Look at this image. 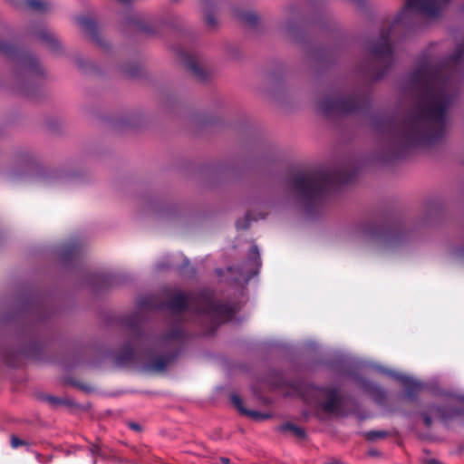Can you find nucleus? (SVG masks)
I'll return each mask as SVG.
<instances>
[{"label": "nucleus", "mask_w": 464, "mask_h": 464, "mask_svg": "<svg viewBox=\"0 0 464 464\" xmlns=\"http://www.w3.org/2000/svg\"><path fill=\"white\" fill-rule=\"evenodd\" d=\"M464 74V48L458 46L443 63L421 61L411 76L416 92L413 108L401 122L389 123V135L395 143L412 147L432 145L445 135L447 116Z\"/></svg>", "instance_id": "nucleus-1"}, {"label": "nucleus", "mask_w": 464, "mask_h": 464, "mask_svg": "<svg viewBox=\"0 0 464 464\" xmlns=\"http://www.w3.org/2000/svg\"><path fill=\"white\" fill-rule=\"evenodd\" d=\"M129 338L116 355L119 366L140 365L146 372H164L185 348L188 334L180 326H174L162 335L145 332L137 319L127 322Z\"/></svg>", "instance_id": "nucleus-2"}, {"label": "nucleus", "mask_w": 464, "mask_h": 464, "mask_svg": "<svg viewBox=\"0 0 464 464\" xmlns=\"http://www.w3.org/2000/svg\"><path fill=\"white\" fill-rule=\"evenodd\" d=\"M139 310L153 311L169 309L177 316L187 309L191 310L197 319L206 328L208 334H212L222 323L236 321L239 311L238 304H222L211 291L205 290L196 295H186L178 292L169 302L160 301L155 295L140 296L137 301Z\"/></svg>", "instance_id": "nucleus-3"}, {"label": "nucleus", "mask_w": 464, "mask_h": 464, "mask_svg": "<svg viewBox=\"0 0 464 464\" xmlns=\"http://www.w3.org/2000/svg\"><path fill=\"white\" fill-rule=\"evenodd\" d=\"M344 180L336 171L298 170L287 178V185L308 208L322 204Z\"/></svg>", "instance_id": "nucleus-4"}, {"label": "nucleus", "mask_w": 464, "mask_h": 464, "mask_svg": "<svg viewBox=\"0 0 464 464\" xmlns=\"http://www.w3.org/2000/svg\"><path fill=\"white\" fill-rule=\"evenodd\" d=\"M298 393L304 402L316 412L334 414L341 410L343 398L336 388L304 383L298 388Z\"/></svg>", "instance_id": "nucleus-5"}, {"label": "nucleus", "mask_w": 464, "mask_h": 464, "mask_svg": "<svg viewBox=\"0 0 464 464\" xmlns=\"http://www.w3.org/2000/svg\"><path fill=\"white\" fill-rule=\"evenodd\" d=\"M391 31L382 32L379 39L369 46L371 63L367 66V73L372 79L382 78L394 61L392 47L390 42Z\"/></svg>", "instance_id": "nucleus-6"}, {"label": "nucleus", "mask_w": 464, "mask_h": 464, "mask_svg": "<svg viewBox=\"0 0 464 464\" xmlns=\"http://www.w3.org/2000/svg\"><path fill=\"white\" fill-rule=\"evenodd\" d=\"M366 105L364 96L358 93L347 96L331 94L320 102L319 109L326 116L348 115L362 111Z\"/></svg>", "instance_id": "nucleus-7"}, {"label": "nucleus", "mask_w": 464, "mask_h": 464, "mask_svg": "<svg viewBox=\"0 0 464 464\" xmlns=\"http://www.w3.org/2000/svg\"><path fill=\"white\" fill-rule=\"evenodd\" d=\"M450 2V0H407L404 8L396 16L392 28L406 24L412 14L435 18Z\"/></svg>", "instance_id": "nucleus-8"}, {"label": "nucleus", "mask_w": 464, "mask_h": 464, "mask_svg": "<svg viewBox=\"0 0 464 464\" xmlns=\"http://www.w3.org/2000/svg\"><path fill=\"white\" fill-rule=\"evenodd\" d=\"M442 406H432L429 412H423L424 422L427 426L431 424V416L447 420L458 416H464V394L459 392L443 393L439 397Z\"/></svg>", "instance_id": "nucleus-9"}, {"label": "nucleus", "mask_w": 464, "mask_h": 464, "mask_svg": "<svg viewBox=\"0 0 464 464\" xmlns=\"http://www.w3.org/2000/svg\"><path fill=\"white\" fill-rule=\"evenodd\" d=\"M361 368L368 372L375 371L401 382L405 389L406 397L410 401H413L422 391L431 389V384L429 382H420L411 376L405 375L376 363H362Z\"/></svg>", "instance_id": "nucleus-10"}, {"label": "nucleus", "mask_w": 464, "mask_h": 464, "mask_svg": "<svg viewBox=\"0 0 464 464\" xmlns=\"http://www.w3.org/2000/svg\"><path fill=\"white\" fill-rule=\"evenodd\" d=\"M261 267V258L259 249L253 245L247 254V259L238 267H229L228 271L234 276L237 283L247 284L248 281L256 276Z\"/></svg>", "instance_id": "nucleus-11"}, {"label": "nucleus", "mask_w": 464, "mask_h": 464, "mask_svg": "<svg viewBox=\"0 0 464 464\" xmlns=\"http://www.w3.org/2000/svg\"><path fill=\"white\" fill-rule=\"evenodd\" d=\"M352 362L345 361L340 371L341 374L351 377V379L367 394H369L376 402L382 403L385 399V392L377 384L362 378L359 374L352 371Z\"/></svg>", "instance_id": "nucleus-12"}, {"label": "nucleus", "mask_w": 464, "mask_h": 464, "mask_svg": "<svg viewBox=\"0 0 464 464\" xmlns=\"http://www.w3.org/2000/svg\"><path fill=\"white\" fill-rule=\"evenodd\" d=\"M0 53L8 57L17 55L24 72L30 76H34V75L42 73V69L39 66L37 60L34 57H33L31 55L24 54V53H19V52L15 46H14L1 39H0Z\"/></svg>", "instance_id": "nucleus-13"}, {"label": "nucleus", "mask_w": 464, "mask_h": 464, "mask_svg": "<svg viewBox=\"0 0 464 464\" xmlns=\"http://www.w3.org/2000/svg\"><path fill=\"white\" fill-rule=\"evenodd\" d=\"M180 58L185 67L191 72L195 77L202 81L207 79L208 73L199 64L198 56L182 51L180 53Z\"/></svg>", "instance_id": "nucleus-14"}, {"label": "nucleus", "mask_w": 464, "mask_h": 464, "mask_svg": "<svg viewBox=\"0 0 464 464\" xmlns=\"http://www.w3.org/2000/svg\"><path fill=\"white\" fill-rule=\"evenodd\" d=\"M360 232L370 238H384L391 240L393 237L392 232L388 229L380 227L375 222H366L359 227Z\"/></svg>", "instance_id": "nucleus-15"}, {"label": "nucleus", "mask_w": 464, "mask_h": 464, "mask_svg": "<svg viewBox=\"0 0 464 464\" xmlns=\"http://www.w3.org/2000/svg\"><path fill=\"white\" fill-rule=\"evenodd\" d=\"M231 402L233 403V405L244 415H247V416H250L252 417L253 419L255 420H259V419H263L265 418V416L261 413H259L258 411H247L244 408L243 406V401L242 400L240 399L239 396H237V394H233L231 396Z\"/></svg>", "instance_id": "nucleus-16"}, {"label": "nucleus", "mask_w": 464, "mask_h": 464, "mask_svg": "<svg viewBox=\"0 0 464 464\" xmlns=\"http://www.w3.org/2000/svg\"><path fill=\"white\" fill-rule=\"evenodd\" d=\"M39 37L45 41L49 47L53 51H57L60 47V43L54 34L48 31H42L39 34Z\"/></svg>", "instance_id": "nucleus-17"}, {"label": "nucleus", "mask_w": 464, "mask_h": 464, "mask_svg": "<svg viewBox=\"0 0 464 464\" xmlns=\"http://www.w3.org/2000/svg\"><path fill=\"white\" fill-rule=\"evenodd\" d=\"M280 430L285 432L290 431L299 438H304L305 436L304 430L293 423H285L280 427Z\"/></svg>", "instance_id": "nucleus-18"}, {"label": "nucleus", "mask_w": 464, "mask_h": 464, "mask_svg": "<svg viewBox=\"0 0 464 464\" xmlns=\"http://www.w3.org/2000/svg\"><path fill=\"white\" fill-rule=\"evenodd\" d=\"M79 248L75 245H69L63 251L64 257H74L78 255Z\"/></svg>", "instance_id": "nucleus-19"}, {"label": "nucleus", "mask_w": 464, "mask_h": 464, "mask_svg": "<svg viewBox=\"0 0 464 464\" xmlns=\"http://www.w3.org/2000/svg\"><path fill=\"white\" fill-rule=\"evenodd\" d=\"M78 23L81 26L85 28L86 30L92 31L94 28V23L92 19L87 17H82L78 20Z\"/></svg>", "instance_id": "nucleus-20"}, {"label": "nucleus", "mask_w": 464, "mask_h": 464, "mask_svg": "<svg viewBox=\"0 0 464 464\" xmlns=\"http://www.w3.org/2000/svg\"><path fill=\"white\" fill-rule=\"evenodd\" d=\"M243 20L249 25H255L258 21V17L253 13H247L243 15Z\"/></svg>", "instance_id": "nucleus-21"}, {"label": "nucleus", "mask_w": 464, "mask_h": 464, "mask_svg": "<svg viewBox=\"0 0 464 464\" xmlns=\"http://www.w3.org/2000/svg\"><path fill=\"white\" fill-rule=\"evenodd\" d=\"M27 5L30 8H32L34 10L44 9V4L39 0H28Z\"/></svg>", "instance_id": "nucleus-22"}, {"label": "nucleus", "mask_w": 464, "mask_h": 464, "mask_svg": "<svg viewBox=\"0 0 464 464\" xmlns=\"http://www.w3.org/2000/svg\"><path fill=\"white\" fill-rule=\"evenodd\" d=\"M23 445H26V442L24 440H20L16 436H12L11 437V446H12V448L16 449V448H18L20 446H23Z\"/></svg>", "instance_id": "nucleus-23"}, {"label": "nucleus", "mask_w": 464, "mask_h": 464, "mask_svg": "<svg viewBox=\"0 0 464 464\" xmlns=\"http://www.w3.org/2000/svg\"><path fill=\"white\" fill-rule=\"evenodd\" d=\"M385 436L384 431H370L367 433V438L371 440H374Z\"/></svg>", "instance_id": "nucleus-24"}, {"label": "nucleus", "mask_w": 464, "mask_h": 464, "mask_svg": "<svg viewBox=\"0 0 464 464\" xmlns=\"http://www.w3.org/2000/svg\"><path fill=\"white\" fill-rule=\"evenodd\" d=\"M90 451L92 455H99L101 453V449L98 445H92L90 448Z\"/></svg>", "instance_id": "nucleus-25"}, {"label": "nucleus", "mask_w": 464, "mask_h": 464, "mask_svg": "<svg viewBox=\"0 0 464 464\" xmlns=\"http://www.w3.org/2000/svg\"><path fill=\"white\" fill-rule=\"evenodd\" d=\"M206 22L209 24V25H214L216 24V20L214 18V16L212 14H208L206 16Z\"/></svg>", "instance_id": "nucleus-26"}, {"label": "nucleus", "mask_w": 464, "mask_h": 464, "mask_svg": "<svg viewBox=\"0 0 464 464\" xmlns=\"http://www.w3.org/2000/svg\"><path fill=\"white\" fill-rule=\"evenodd\" d=\"M129 426L130 429L137 430V431H139L140 430V426L138 423L130 422L129 424Z\"/></svg>", "instance_id": "nucleus-27"}, {"label": "nucleus", "mask_w": 464, "mask_h": 464, "mask_svg": "<svg viewBox=\"0 0 464 464\" xmlns=\"http://www.w3.org/2000/svg\"><path fill=\"white\" fill-rule=\"evenodd\" d=\"M237 227L239 228H246L248 227V221L246 224H241L239 221L237 223Z\"/></svg>", "instance_id": "nucleus-28"}, {"label": "nucleus", "mask_w": 464, "mask_h": 464, "mask_svg": "<svg viewBox=\"0 0 464 464\" xmlns=\"http://www.w3.org/2000/svg\"><path fill=\"white\" fill-rule=\"evenodd\" d=\"M102 282L105 283V284H111V278L109 277V276H103L102 278Z\"/></svg>", "instance_id": "nucleus-29"}, {"label": "nucleus", "mask_w": 464, "mask_h": 464, "mask_svg": "<svg viewBox=\"0 0 464 464\" xmlns=\"http://www.w3.org/2000/svg\"><path fill=\"white\" fill-rule=\"evenodd\" d=\"M220 461L223 464H229V462H230L229 459H227V458H221Z\"/></svg>", "instance_id": "nucleus-30"}, {"label": "nucleus", "mask_w": 464, "mask_h": 464, "mask_svg": "<svg viewBox=\"0 0 464 464\" xmlns=\"http://www.w3.org/2000/svg\"><path fill=\"white\" fill-rule=\"evenodd\" d=\"M425 464H438V461L434 459H430L425 462Z\"/></svg>", "instance_id": "nucleus-31"}, {"label": "nucleus", "mask_w": 464, "mask_h": 464, "mask_svg": "<svg viewBox=\"0 0 464 464\" xmlns=\"http://www.w3.org/2000/svg\"><path fill=\"white\" fill-rule=\"evenodd\" d=\"M458 256L464 258V248L458 250Z\"/></svg>", "instance_id": "nucleus-32"}, {"label": "nucleus", "mask_w": 464, "mask_h": 464, "mask_svg": "<svg viewBox=\"0 0 464 464\" xmlns=\"http://www.w3.org/2000/svg\"><path fill=\"white\" fill-rule=\"evenodd\" d=\"M246 218H247V220L257 219V218H251L249 214L246 215Z\"/></svg>", "instance_id": "nucleus-33"}, {"label": "nucleus", "mask_w": 464, "mask_h": 464, "mask_svg": "<svg viewBox=\"0 0 464 464\" xmlns=\"http://www.w3.org/2000/svg\"><path fill=\"white\" fill-rule=\"evenodd\" d=\"M38 462H42V459H40V455H37Z\"/></svg>", "instance_id": "nucleus-34"}]
</instances>
